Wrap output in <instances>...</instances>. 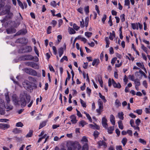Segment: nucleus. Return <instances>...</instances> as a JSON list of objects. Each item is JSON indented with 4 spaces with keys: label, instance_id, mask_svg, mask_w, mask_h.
I'll list each match as a JSON object with an SVG mask.
<instances>
[{
    "label": "nucleus",
    "instance_id": "7",
    "mask_svg": "<svg viewBox=\"0 0 150 150\" xmlns=\"http://www.w3.org/2000/svg\"><path fill=\"white\" fill-rule=\"evenodd\" d=\"M28 41V40L26 38H21L17 39L16 40V42L21 44H26L27 43Z\"/></svg>",
    "mask_w": 150,
    "mask_h": 150
},
{
    "label": "nucleus",
    "instance_id": "48",
    "mask_svg": "<svg viewBox=\"0 0 150 150\" xmlns=\"http://www.w3.org/2000/svg\"><path fill=\"white\" fill-rule=\"evenodd\" d=\"M57 23V21L54 20L52 21L50 24L52 25L53 27H54Z\"/></svg>",
    "mask_w": 150,
    "mask_h": 150
},
{
    "label": "nucleus",
    "instance_id": "28",
    "mask_svg": "<svg viewBox=\"0 0 150 150\" xmlns=\"http://www.w3.org/2000/svg\"><path fill=\"white\" fill-rule=\"evenodd\" d=\"M124 114L122 112H119L118 114V116L119 118L121 120H123L124 119L123 117Z\"/></svg>",
    "mask_w": 150,
    "mask_h": 150
},
{
    "label": "nucleus",
    "instance_id": "56",
    "mask_svg": "<svg viewBox=\"0 0 150 150\" xmlns=\"http://www.w3.org/2000/svg\"><path fill=\"white\" fill-rule=\"evenodd\" d=\"M89 7L88 6H85L84 8V11L86 14H88L89 12Z\"/></svg>",
    "mask_w": 150,
    "mask_h": 150
},
{
    "label": "nucleus",
    "instance_id": "27",
    "mask_svg": "<svg viewBox=\"0 0 150 150\" xmlns=\"http://www.w3.org/2000/svg\"><path fill=\"white\" fill-rule=\"evenodd\" d=\"M6 109L7 111L12 110L13 109V106L10 104V103H7L6 105Z\"/></svg>",
    "mask_w": 150,
    "mask_h": 150
},
{
    "label": "nucleus",
    "instance_id": "12",
    "mask_svg": "<svg viewBox=\"0 0 150 150\" xmlns=\"http://www.w3.org/2000/svg\"><path fill=\"white\" fill-rule=\"evenodd\" d=\"M98 145V148H100L101 146H103V147L106 148L107 147L106 143L103 141H100L97 143Z\"/></svg>",
    "mask_w": 150,
    "mask_h": 150
},
{
    "label": "nucleus",
    "instance_id": "26",
    "mask_svg": "<svg viewBox=\"0 0 150 150\" xmlns=\"http://www.w3.org/2000/svg\"><path fill=\"white\" fill-rule=\"evenodd\" d=\"M5 99L6 101V103H10V100L8 96V93H6L5 94Z\"/></svg>",
    "mask_w": 150,
    "mask_h": 150
},
{
    "label": "nucleus",
    "instance_id": "9",
    "mask_svg": "<svg viewBox=\"0 0 150 150\" xmlns=\"http://www.w3.org/2000/svg\"><path fill=\"white\" fill-rule=\"evenodd\" d=\"M107 120L105 116L103 117L102 119V123L103 127L105 128L108 127V124L107 123Z\"/></svg>",
    "mask_w": 150,
    "mask_h": 150
},
{
    "label": "nucleus",
    "instance_id": "29",
    "mask_svg": "<svg viewBox=\"0 0 150 150\" xmlns=\"http://www.w3.org/2000/svg\"><path fill=\"white\" fill-rule=\"evenodd\" d=\"M30 74L34 76H36L37 75V73L35 71L31 69Z\"/></svg>",
    "mask_w": 150,
    "mask_h": 150
},
{
    "label": "nucleus",
    "instance_id": "38",
    "mask_svg": "<svg viewBox=\"0 0 150 150\" xmlns=\"http://www.w3.org/2000/svg\"><path fill=\"white\" fill-rule=\"evenodd\" d=\"M98 94L100 97L103 100L104 102L105 103L106 102L107 100L105 99V96L102 95L100 93H99Z\"/></svg>",
    "mask_w": 150,
    "mask_h": 150
},
{
    "label": "nucleus",
    "instance_id": "30",
    "mask_svg": "<svg viewBox=\"0 0 150 150\" xmlns=\"http://www.w3.org/2000/svg\"><path fill=\"white\" fill-rule=\"evenodd\" d=\"M141 49L147 54H148L147 51L148 49L147 48L145 47L143 44H141Z\"/></svg>",
    "mask_w": 150,
    "mask_h": 150
},
{
    "label": "nucleus",
    "instance_id": "14",
    "mask_svg": "<svg viewBox=\"0 0 150 150\" xmlns=\"http://www.w3.org/2000/svg\"><path fill=\"white\" fill-rule=\"evenodd\" d=\"M112 85L114 88H120L121 87L120 83H117L112 79Z\"/></svg>",
    "mask_w": 150,
    "mask_h": 150
},
{
    "label": "nucleus",
    "instance_id": "41",
    "mask_svg": "<svg viewBox=\"0 0 150 150\" xmlns=\"http://www.w3.org/2000/svg\"><path fill=\"white\" fill-rule=\"evenodd\" d=\"M80 103L81 105L83 108H86V103L82 99H80Z\"/></svg>",
    "mask_w": 150,
    "mask_h": 150
},
{
    "label": "nucleus",
    "instance_id": "57",
    "mask_svg": "<svg viewBox=\"0 0 150 150\" xmlns=\"http://www.w3.org/2000/svg\"><path fill=\"white\" fill-rule=\"evenodd\" d=\"M63 23V20L62 19H60L58 20V27L59 28L62 24Z\"/></svg>",
    "mask_w": 150,
    "mask_h": 150
},
{
    "label": "nucleus",
    "instance_id": "58",
    "mask_svg": "<svg viewBox=\"0 0 150 150\" xmlns=\"http://www.w3.org/2000/svg\"><path fill=\"white\" fill-rule=\"evenodd\" d=\"M64 60L67 61L68 60V58L67 56H64L60 60V62H63Z\"/></svg>",
    "mask_w": 150,
    "mask_h": 150
},
{
    "label": "nucleus",
    "instance_id": "52",
    "mask_svg": "<svg viewBox=\"0 0 150 150\" xmlns=\"http://www.w3.org/2000/svg\"><path fill=\"white\" fill-rule=\"evenodd\" d=\"M16 126L17 127H22L23 125L21 122H18L16 123Z\"/></svg>",
    "mask_w": 150,
    "mask_h": 150
},
{
    "label": "nucleus",
    "instance_id": "17",
    "mask_svg": "<svg viewBox=\"0 0 150 150\" xmlns=\"http://www.w3.org/2000/svg\"><path fill=\"white\" fill-rule=\"evenodd\" d=\"M6 31L7 33L8 34L14 33L16 32V29L12 27L10 29H6Z\"/></svg>",
    "mask_w": 150,
    "mask_h": 150
},
{
    "label": "nucleus",
    "instance_id": "3",
    "mask_svg": "<svg viewBox=\"0 0 150 150\" xmlns=\"http://www.w3.org/2000/svg\"><path fill=\"white\" fill-rule=\"evenodd\" d=\"M67 150H81V146L78 142H67Z\"/></svg>",
    "mask_w": 150,
    "mask_h": 150
},
{
    "label": "nucleus",
    "instance_id": "40",
    "mask_svg": "<svg viewBox=\"0 0 150 150\" xmlns=\"http://www.w3.org/2000/svg\"><path fill=\"white\" fill-rule=\"evenodd\" d=\"M134 82L135 84V86H139L140 85V81L139 79H135Z\"/></svg>",
    "mask_w": 150,
    "mask_h": 150
},
{
    "label": "nucleus",
    "instance_id": "5",
    "mask_svg": "<svg viewBox=\"0 0 150 150\" xmlns=\"http://www.w3.org/2000/svg\"><path fill=\"white\" fill-rule=\"evenodd\" d=\"M81 142L84 144L83 146V148H82L81 147V150H88V147L87 144L88 140L86 137L83 136L81 139Z\"/></svg>",
    "mask_w": 150,
    "mask_h": 150
},
{
    "label": "nucleus",
    "instance_id": "2",
    "mask_svg": "<svg viewBox=\"0 0 150 150\" xmlns=\"http://www.w3.org/2000/svg\"><path fill=\"white\" fill-rule=\"evenodd\" d=\"M4 3H0V10H2L0 13V16L6 14H8L7 16L3 20H0V21L2 23H5L8 19V18L10 19L12 18L13 15L12 13L10 12L11 6L9 5H7L4 7Z\"/></svg>",
    "mask_w": 150,
    "mask_h": 150
},
{
    "label": "nucleus",
    "instance_id": "45",
    "mask_svg": "<svg viewBox=\"0 0 150 150\" xmlns=\"http://www.w3.org/2000/svg\"><path fill=\"white\" fill-rule=\"evenodd\" d=\"M17 1L19 6L22 9H24V7L23 4L19 0H17Z\"/></svg>",
    "mask_w": 150,
    "mask_h": 150
},
{
    "label": "nucleus",
    "instance_id": "53",
    "mask_svg": "<svg viewBox=\"0 0 150 150\" xmlns=\"http://www.w3.org/2000/svg\"><path fill=\"white\" fill-rule=\"evenodd\" d=\"M86 92L88 94V96H90L91 93V90L88 87H87L86 88Z\"/></svg>",
    "mask_w": 150,
    "mask_h": 150
},
{
    "label": "nucleus",
    "instance_id": "46",
    "mask_svg": "<svg viewBox=\"0 0 150 150\" xmlns=\"http://www.w3.org/2000/svg\"><path fill=\"white\" fill-rule=\"evenodd\" d=\"M89 22V18L88 17H87L85 19V27L86 28H87Z\"/></svg>",
    "mask_w": 150,
    "mask_h": 150
},
{
    "label": "nucleus",
    "instance_id": "33",
    "mask_svg": "<svg viewBox=\"0 0 150 150\" xmlns=\"http://www.w3.org/2000/svg\"><path fill=\"white\" fill-rule=\"evenodd\" d=\"M118 125L119 127L121 129H123V126L122 122V121L119 120L118 122Z\"/></svg>",
    "mask_w": 150,
    "mask_h": 150
},
{
    "label": "nucleus",
    "instance_id": "8",
    "mask_svg": "<svg viewBox=\"0 0 150 150\" xmlns=\"http://www.w3.org/2000/svg\"><path fill=\"white\" fill-rule=\"evenodd\" d=\"M28 66L34 69H39V66L38 64L33 62H30L27 64Z\"/></svg>",
    "mask_w": 150,
    "mask_h": 150
},
{
    "label": "nucleus",
    "instance_id": "13",
    "mask_svg": "<svg viewBox=\"0 0 150 150\" xmlns=\"http://www.w3.org/2000/svg\"><path fill=\"white\" fill-rule=\"evenodd\" d=\"M22 58V59L23 60H32L34 59V57L30 55L23 56Z\"/></svg>",
    "mask_w": 150,
    "mask_h": 150
},
{
    "label": "nucleus",
    "instance_id": "39",
    "mask_svg": "<svg viewBox=\"0 0 150 150\" xmlns=\"http://www.w3.org/2000/svg\"><path fill=\"white\" fill-rule=\"evenodd\" d=\"M13 132L15 134H17L21 132L22 131L19 129L16 128L13 129Z\"/></svg>",
    "mask_w": 150,
    "mask_h": 150
},
{
    "label": "nucleus",
    "instance_id": "44",
    "mask_svg": "<svg viewBox=\"0 0 150 150\" xmlns=\"http://www.w3.org/2000/svg\"><path fill=\"white\" fill-rule=\"evenodd\" d=\"M115 104L116 106L117 107L120 106L121 105V103L120 102L119 100L118 99H116L115 100Z\"/></svg>",
    "mask_w": 150,
    "mask_h": 150
},
{
    "label": "nucleus",
    "instance_id": "24",
    "mask_svg": "<svg viewBox=\"0 0 150 150\" xmlns=\"http://www.w3.org/2000/svg\"><path fill=\"white\" fill-rule=\"evenodd\" d=\"M99 60L98 59H94L92 63V65L93 66H94L95 65L96 66L98 65L99 63Z\"/></svg>",
    "mask_w": 150,
    "mask_h": 150
},
{
    "label": "nucleus",
    "instance_id": "37",
    "mask_svg": "<svg viewBox=\"0 0 150 150\" xmlns=\"http://www.w3.org/2000/svg\"><path fill=\"white\" fill-rule=\"evenodd\" d=\"M63 53V48L62 47L60 48L59 50V54L60 57H61Z\"/></svg>",
    "mask_w": 150,
    "mask_h": 150
},
{
    "label": "nucleus",
    "instance_id": "50",
    "mask_svg": "<svg viewBox=\"0 0 150 150\" xmlns=\"http://www.w3.org/2000/svg\"><path fill=\"white\" fill-rule=\"evenodd\" d=\"M137 65L139 67L143 69L144 68V66L143 65V64L141 63L140 62H137L136 63Z\"/></svg>",
    "mask_w": 150,
    "mask_h": 150
},
{
    "label": "nucleus",
    "instance_id": "4",
    "mask_svg": "<svg viewBox=\"0 0 150 150\" xmlns=\"http://www.w3.org/2000/svg\"><path fill=\"white\" fill-rule=\"evenodd\" d=\"M32 50V48L30 46H27L22 47L20 49L18 52L19 53H24L30 52Z\"/></svg>",
    "mask_w": 150,
    "mask_h": 150
},
{
    "label": "nucleus",
    "instance_id": "6",
    "mask_svg": "<svg viewBox=\"0 0 150 150\" xmlns=\"http://www.w3.org/2000/svg\"><path fill=\"white\" fill-rule=\"evenodd\" d=\"M6 106L4 100L0 98V114L4 115L5 113Z\"/></svg>",
    "mask_w": 150,
    "mask_h": 150
},
{
    "label": "nucleus",
    "instance_id": "36",
    "mask_svg": "<svg viewBox=\"0 0 150 150\" xmlns=\"http://www.w3.org/2000/svg\"><path fill=\"white\" fill-rule=\"evenodd\" d=\"M139 74H141L142 76V75H143V76L145 78L147 77V76L145 74L143 71H139V72H137L136 73V74H137L138 75H139Z\"/></svg>",
    "mask_w": 150,
    "mask_h": 150
},
{
    "label": "nucleus",
    "instance_id": "51",
    "mask_svg": "<svg viewBox=\"0 0 150 150\" xmlns=\"http://www.w3.org/2000/svg\"><path fill=\"white\" fill-rule=\"evenodd\" d=\"M80 22L81 27L82 28H83L85 26V23L83 19H82L81 21H80Z\"/></svg>",
    "mask_w": 150,
    "mask_h": 150
},
{
    "label": "nucleus",
    "instance_id": "42",
    "mask_svg": "<svg viewBox=\"0 0 150 150\" xmlns=\"http://www.w3.org/2000/svg\"><path fill=\"white\" fill-rule=\"evenodd\" d=\"M98 81L99 82V83L100 84V86L103 88V80H102V78L101 77L100 78H98Z\"/></svg>",
    "mask_w": 150,
    "mask_h": 150
},
{
    "label": "nucleus",
    "instance_id": "22",
    "mask_svg": "<svg viewBox=\"0 0 150 150\" xmlns=\"http://www.w3.org/2000/svg\"><path fill=\"white\" fill-rule=\"evenodd\" d=\"M47 121V120H45L41 123L39 126V129H40L45 126L46 125Z\"/></svg>",
    "mask_w": 150,
    "mask_h": 150
},
{
    "label": "nucleus",
    "instance_id": "32",
    "mask_svg": "<svg viewBox=\"0 0 150 150\" xmlns=\"http://www.w3.org/2000/svg\"><path fill=\"white\" fill-rule=\"evenodd\" d=\"M78 38L80 39L81 41L83 42L84 43H86L87 41V40L86 38L82 37L81 36H78Z\"/></svg>",
    "mask_w": 150,
    "mask_h": 150
},
{
    "label": "nucleus",
    "instance_id": "34",
    "mask_svg": "<svg viewBox=\"0 0 150 150\" xmlns=\"http://www.w3.org/2000/svg\"><path fill=\"white\" fill-rule=\"evenodd\" d=\"M69 32L70 34H72L75 33L76 32L72 28L69 27L68 28Z\"/></svg>",
    "mask_w": 150,
    "mask_h": 150
},
{
    "label": "nucleus",
    "instance_id": "21",
    "mask_svg": "<svg viewBox=\"0 0 150 150\" xmlns=\"http://www.w3.org/2000/svg\"><path fill=\"white\" fill-rule=\"evenodd\" d=\"M115 37V33L114 31H112V33H110L109 38L110 40H113Z\"/></svg>",
    "mask_w": 150,
    "mask_h": 150
},
{
    "label": "nucleus",
    "instance_id": "20",
    "mask_svg": "<svg viewBox=\"0 0 150 150\" xmlns=\"http://www.w3.org/2000/svg\"><path fill=\"white\" fill-rule=\"evenodd\" d=\"M89 126L90 127L93 129H100L99 126H98L96 124H95L94 125L90 124L89 125Z\"/></svg>",
    "mask_w": 150,
    "mask_h": 150
},
{
    "label": "nucleus",
    "instance_id": "55",
    "mask_svg": "<svg viewBox=\"0 0 150 150\" xmlns=\"http://www.w3.org/2000/svg\"><path fill=\"white\" fill-rule=\"evenodd\" d=\"M52 27L51 26H49L47 30V33L48 34H49L51 33Z\"/></svg>",
    "mask_w": 150,
    "mask_h": 150
},
{
    "label": "nucleus",
    "instance_id": "25",
    "mask_svg": "<svg viewBox=\"0 0 150 150\" xmlns=\"http://www.w3.org/2000/svg\"><path fill=\"white\" fill-rule=\"evenodd\" d=\"M86 124V122L85 121L83 120L79 122V127L81 126L82 127H83Z\"/></svg>",
    "mask_w": 150,
    "mask_h": 150
},
{
    "label": "nucleus",
    "instance_id": "31",
    "mask_svg": "<svg viewBox=\"0 0 150 150\" xmlns=\"http://www.w3.org/2000/svg\"><path fill=\"white\" fill-rule=\"evenodd\" d=\"M132 28L134 30L138 29V25L137 23H132L131 24Z\"/></svg>",
    "mask_w": 150,
    "mask_h": 150
},
{
    "label": "nucleus",
    "instance_id": "62",
    "mask_svg": "<svg viewBox=\"0 0 150 150\" xmlns=\"http://www.w3.org/2000/svg\"><path fill=\"white\" fill-rule=\"evenodd\" d=\"M31 69V68H26L25 69V71L26 73L30 74Z\"/></svg>",
    "mask_w": 150,
    "mask_h": 150
},
{
    "label": "nucleus",
    "instance_id": "35",
    "mask_svg": "<svg viewBox=\"0 0 150 150\" xmlns=\"http://www.w3.org/2000/svg\"><path fill=\"white\" fill-rule=\"evenodd\" d=\"M92 35V33L90 32H86L85 33V36L88 38H90Z\"/></svg>",
    "mask_w": 150,
    "mask_h": 150
},
{
    "label": "nucleus",
    "instance_id": "1",
    "mask_svg": "<svg viewBox=\"0 0 150 150\" xmlns=\"http://www.w3.org/2000/svg\"><path fill=\"white\" fill-rule=\"evenodd\" d=\"M20 100H18V98L16 94L12 96V100L14 105L16 106H19L21 105V107H24L26 105V102L25 100V98L28 102L30 100V96H28L26 91H24L21 93L20 95Z\"/></svg>",
    "mask_w": 150,
    "mask_h": 150
},
{
    "label": "nucleus",
    "instance_id": "49",
    "mask_svg": "<svg viewBox=\"0 0 150 150\" xmlns=\"http://www.w3.org/2000/svg\"><path fill=\"white\" fill-rule=\"evenodd\" d=\"M120 18L121 21L122 22H124L125 20V15L124 14H123L120 16Z\"/></svg>",
    "mask_w": 150,
    "mask_h": 150
},
{
    "label": "nucleus",
    "instance_id": "11",
    "mask_svg": "<svg viewBox=\"0 0 150 150\" xmlns=\"http://www.w3.org/2000/svg\"><path fill=\"white\" fill-rule=\"evenodd\" d=\"M23 85L24 87L26 90L29 89L31 86L30 83L28 81H25L23 83Z\"/></svg>",
    "mask_w": 150,
    "mask_h": 150
},
{
    "label": "nucleus",
    "instance_id": "54",
    "mask_svg": "<svg viewBox=\"0 0 150 150\" xmlns=\"http://www.w3.org/2000/svg\"><path fill=\"white\" fill-rule=\"evenodd\" d=\"M139 141L140 143L144 145L146 144V141L144 140V139H142L141 138L139 139Z\"/></svg>",
    "mask_w": 150,
    "mask_h": 150
},
{
    "label": "nucleus",
    "instance_id": "63",
    "mask_svg": "<svg viewBox=\"0 0 150 150\" xmlns=\"http://www.w3.org/2000/svg\"><path fill=\"white\" fill-rule=\"evenodd\" d=\"M79 13L83 14V8L82 7H80L77 9Z\"/></svg>",
    "mask_w": 150,
    "mask_h": 150
},
{
    "label": "nucleus",
    "instance_id": "18",
    "mask_svg": "<svg viewBox=\"0 0 150 150\" xmlns=\"http://www.w3.org/2000/svg\"><path fill=\"white\" fill-rule=\"evenodd\" d=\"M27 33V31L25 29H23L20 30L18 32H17L16 34L17 35H25Z\"/></svg>",
    "mask_w": 150,
    "mask_h": 150
},
{
    "label": "nucleus",
    "instance_id": "19",
    "mask_svg": "<svg viewBox=\"0 0 150 150\" xmlns=\"http://www.w3.org/2000/svg\"><path fill=\"white\" fill-rule=\"evenodd\" d=\"M110 121L112 125H115V118L114 115H110Z\"/></svg>",
    "mask_w": 150,
    "mask_h": 150
},
{
    "label": "nucleus",
    "instance_id": "60",
    "mask_svg": "<svg viewBox=\"0 0 150 150\" xmlns=\"http://www.w3.org/2000/svg\"><path fill=\"white\" fill-rule=\"evenodd\" d=\"M34 50L36 54L37 55L38 57L39 56V53L37 47L35 46L34 47Z\"/></svg>",
    "mask_w": 150,
    "mask_h": 150
},
{
    "label": "nucleus",
    "instance_id": "10",
    "mask_svg": "<svg viewBox=\"0 0 150 150\" xmlns=\"http://www.w3.org/2000/svg\"><path fill=\"white\" fill-rule=\"evenodd\" d=\"M16 20L18 22V25H19L20 24V22L23 20V18L20 13H18L17 15L16 16Z\"/></svg>",
    "mask_w": 150,
    "mask_h": 150
},
{
    "label": "nucleus",
    "instance_id": "16",
    "mask_svg": "<svg viewBox=\"0 0 150 150\" xmlns=\"http://www.w3.org/2000/svg\"><path fill=\"white\" fill-rule=\"evenodd\" d=\"M71 122L73 124H75L77 122V120L76 119V117L74 115H71L70 117Z\"/></svg>",
    "mask_w": 150,
    "mask_h": 150
},
{
    "label": "nucleus",
    "instance_id": "59",
    "mask_svg": "<svg viewBox=\"0 0 150 150\" xmlns=\"http://www.w3.org/2000/svg\"><path fill=\"white\" fill-rule=\"evenodd\" d=\"M141 121L140 120L139 118L137 119L135 121V123L137 126H139V125Z\"/></svg>",
    "mask_w": 150,
    "mask_h": 150
},
{
    "label": "nucleus",
    "instance_id": "47",
    "mask_svg": "<svg viewBox=\"0 0 150 150\" xmlns=\"http://www.w3.org/2000/svg\"><path fill=\"white\" fill-rule=\"evenodd\" d=\"M142 111L141 109L137 110L134 111V112L137 113L138 115H140L142 114Z\"/></svg>",
    "mask_w": 150,
    "mask_h": 150
},
{
    "label": "nucleus",
    "instance_id": "43",
    "mask_svg": "<svg viewBox=\"0 0 150 150\" xmlns=\"http://www.w3.org/2000/svg\"><path fill=\"white\" fill-rule=\"evenodd\" d=\"M127 139L126 137L123 138L122 141V143L124 146L126 144L127 142Z\"/></svg>",
    "mask_w": 150,
    "mask_h": 150
},
{
    "label": "nucleus",
    "instance_id": "23",
    "mask_svg": "<svg viewBox=\"0 0 150 150\" xmlns=\"http://www.w3.org/2000/svg\"><path fill=\"white\" fill-rule=\"evenodd\" d=\"M105 129H107L108 132L109 134H111L112 133V131L114 129V126L110 127L108 128V127L107 128Z\"/></svg>",
    "mask_w": 150,
    "mask_h": 150
},
{
    "label": "nucleus",
    "instance_id": "15",
    "mask_svg": "<svg viewBox=\"0 0 150 150\" xmlns=\"http://www.w3.org/2000/svg\"><path fill=\"white\" fill-rule=\"evenodd\" d=\"M10 127L9 125L5 123H0V128L5 129H8Z\"/></svg>",
    "mask_w": 150,
    "mask_h": 150
},
{
    "label": "nucleus",
    "instance_id": "64",
    "mask_svg": "<svg viewBox=\"0 0 150 150\" xmlns=\"http://www.w3.org/2000/svg\"><path fill=\"white\" fill-rule=\"evenodd\" d=\"M116 150H122V146L120 145L116 146Z\"/></svg>",
    "mask_w": 150,
    "mask_h": 150
},
{
    "label": "nucleus",
    "instance_id": "61",
    "mask_svg": "<svg viewBox=\"0 0 150 150\" xmlns=\"http://www.w3.org/2000/svg\"><path fill=\"white\" fill-rule=\"evenodd\" d=\"M99 134V132L97 131L96 130L94 131L93 133V135L95 137H97Z\"/></svg>",
    "mask_w": 150,
    "mask_h": 150
}]
</instances>
